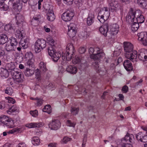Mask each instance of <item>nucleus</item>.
<instances>
[{
	"instance_id": "1",
	"label": "nucleus",
	"mask_w": 147,
	"mask_h": 147,
	"mask_svg": "<svg viewBox=\"0 0 147 147\" xmlns=\"http://www.w3.org/2000/svg\"><path fill=\"white\" fill-rule=\"evenodd\" d=\"M65 53L63 52L62 53V57L64 61H69L72 58V63L76 64L77 63L80 64L82 67L86 62V61L83 59V57L80 56H76L74 58H72L74 53L75 52L73 45L71 43L68 44L66 47Z\"/></svg>"
},
{
	"instance_id": "2",
	"label": "nucleus",
	"mask_w": 147,
	"mask_h": 147,
	"mask_svg": "<svg viewBox=\"0 0 147 147\" xmlns=\"http://www.w3.org/2000/svg\"><path fill=\"white\" fill-rule=\"evenodd\" d=\"M89 52L90 54V58L94 61L96 60L92 64L96 72L98 73H100V74L103 75L104 74L101 73L102 70L99 67L98 63L100 59L103 58L105 56L103 50L102 49L96 47H90L89 49Z\"/></svg>"
},
{
	"instance_id": "3",
	"label": "nucleus",
	"mask_w": 147,
	"mask_h": 147,
	"mask_svg": "<svg viewBox=\"0 0 147 147\" xmlns=\"http://www.w3.org/2000/svg\"><path fill=\"white\" fill-rule=\"evenodd\" d=\"M123 47L125 57L133 62L136 61L137 58V52L133 50V45L129 42H124Z\"/></svg>"
},
{
	"instance_id": "4",
	"label": "nucleus",
	"mask_w": 147,
	"mask_h": 147,
	"mask_svg": "<svg viewBox=\"0 0 147 147\" xmlns=\"http://www.w3.org/2000/svg\"><path fill=\"white\" fill-rule=\"evenodd\" d=\"M50 45L47 48L48 52L49 55L51 57L53 61L57 62L61 56V53L56 52L55 49L54 40L51 38L48 39Z\"/></svg>"
},
{
	"instance_id": "5",
	"label": "nucleus",
	"mask_w": 147,
	"mask_h": 147,
	"mask_svg": "<svg viewBox=\"0 0 147 147\" xmlns=\"http://www.w3.org/2000/svg\"><path fill=\"white\" fill-rule=\"evenodd\" d=\"M134 139V136L133 135L127 133L124 138L120 140V143L117 144V146L115 147H132L131 146H128L127 145L129 143L133 142Z\"/></svg>"
},
{
	"instance_id": "6",
	"label": "nucleus",
	"mask_w": 147,
	"mask_h": 147,
	"mask_svg": "<svg viewBox=\"0 0 147 147\" xmlns=\"http://www.w3.org/2000/svg\"><path fill=\"white\" fill-rule=\"evenodd\" d=\"M110 16V13L108 10L107 8L104 7L100 10L99 12L97 18L100 22L104 23L105 20H107Z\"/></svg>"
},
{
	"instance_id": "7",
	"label": "nucleus",
	"mask_w": 147,
	"mask_h": 147,
	"mask_svg": "<svg viewBox=\"0 0 147 147\" xmlns=\"http://www.w3.org/2000/svg\"><path fill=\"white\" fill-rule=\"evenodd\" d=\"M46 46V41L42 39H38L35 42L34 50L36 53L40 52Z\"/></svg>"
},
{
	"instance_id": "8",
	"label": "nucleus",
	"mask_w": 147,
	"mask_h": 147,
	"mask_svg": "<svg viewBox=\"0 0 147 147\" xmlns=\"http://www.w3.org/2000/svg\"><path fill=\"white\" fill-rule=\"evenodd\" d=\"M140 10H135L132 8L130 9L129 12L128 13L127 18L129 22H134L136 19V17L137 16L138 14L140 13Z\"/></svg>"
},
{
	"instance_id": "9",
	"label": "nucleus",
	"mask_w": 147,
	"mask_h": 147,
	"mask_svg": "<svg viewBox=\"0 0 147 147\" xmlns=\"http://www.w3.org/2000/svg\"><path fill=\"white\" fill-rule=\"evenodd\" d=\"M74 15L73 11L67 10L64 12L61 16L62 19L65 22H68L71 20Z\"/></svg>"
},
{
	"instance_id": "10",
	"label": "nucleus",
	"mask_w": 147,
	"mask_h": 147,
	"mask_svg": "<svg viewBox=\"0 0 147 147\" xmlns=\"http://www.w3.org/2000/svg\"><path fill=\"white\" fill-rule=\"evenodd\" d=\"M12 73V78L16 82H22L23 81V75L19 70L13 71Z\"/></svg>"
},
{
	"instance_id": "11",
	"label": "nucleus",
	"mask_w": 147,
	"mask_h": 147,
	"mask_svg": "<svg viewBox=\"0 0 147 147\" xmlns=\"http://www.w3.org/2000/svg\"><path fill=\"white\" fill-rule=\"evenodd\" d=\"M68 31L67 34L71 38L74 37L77 32V28L75 24L73 23H71L68 26Z\"/></svg>"
},
{
	"instance_id": "12",
	"label": "nucleus",
	"mask_w": 147,
	"mask_h": 147,
	"mask_svg": "<svg viewBox=\"0 0 147 147\" xmlns=\"http://www.w3.org/2000/svg\"><path fill=\"white\" fill-rule=\"evenodd\" d=\"M49 126L51 129L56 130L60 128L61 123L59 120L54 119L49 123Z\"/></svg>"
},
{
	"instance_id": "13",
	"label": "nucleus",
	"mask_w": 147,
	"mask_h": 147,
	"mask_svg": "<svg viewBox=\"0 0 147 147\" xmlns=\"http://www.w3.org/2000/svg\"><path fill=\"white\" fill-rule=\"evenodd\" d=\"M22 7V5L19 0H17L13 3L12 11L14 14H18L20 12Z\"/></svg>"
},
{
	"instance_id": "14",
	"label": "nucleus",
	"mask_w": 147,
	"mask_h": 147,
	"mask_svg": "<svg viewBox=\"0 0 147 147\" xmlns=\"http://www.w3.org/2000/svg\"><path fill=\"white\" fill-rule=\"evenodd\" d=\"M138 40H140L144 45H147V32H141L138 33Z\"/></svg>"
},
{
	"instance_id": "15",
	"label": "nucleus",
	"mask_w": 147,
	"mask_h": 147,
	"mask_svg": "<svg viewBox=\"0 0 147 147\" xmlns=\"http://www.w3.org/2000/svg\"><path fill=\"white\" fill-rule=\"evenodd\" d=\"M139 53L137 54L139 59L143 61H147V50L145 49H142L139 51ZM138 58L136 59V61Z\"/></svg>"
},
{
	"instance_id": "16",
	"label": "nucleus",
	"mask_w": 147,
	"mask_h": 147,
	"mask_svg": "<svg viewBox=\"0 0 147 147\" xmlns=\"http://www.w3.org/2000/svg\"><path fill=\"white\" fill-rule=\"evenodd\" d=\"M119 28V26L118 24H113L110 26L109 33L111 35H116L118 33Z\"/></svg>"
},
{
	"instance_id": "17",
	"label": "nucleus",
	"mask_w": 147,
	"mask_h": 147,
	"mask_svg": "<svg viewBox=\"0 0 147 147\" xmlns=\"http://www.w3.org/2000/svg\"><path fill=\"white\" fill-rule=\"evenodd\" d=\"M94 13L92 11L90 12L87 18V24L88 26L92 25L94 20Z\"/></svg>"
},
{
	"instance_id": "18",
	"label": "nucleus",
	"mask_w": 147,
	"mask_h": 147,
	"mask_svg": "<svg viewBox=\"0 0 147 147\" xmlns=\"http://www.w3.org/2000/svg\"><path fill=\"white\" fill-rule=\"evenodd\" d=\"M99 30L100 32L104 36H107V33L109 31V26L108 24H106L102 25L99 28Z\"/></svg>"
},
{
	"instance_id": "19",
	"label": "nucleus",
	"mask_w": 147,
	"mask_h": 147,
	"mask_svg": "<svg viewBox=\"0 0 147 147\" xmlns=\"http://www.w3.org/2000/svg\"><path fill=\"white\" fill-rule=\"evenodd\" d=\"M123 65L125 69L127 71H131L133 69L132 63L130 60L128 59L124 61L123 63Z\"/></svg>"
},
{
	"instance_id": "20",
	"label": "nucleus",
	"mask_w": 147,
	"mask_h": 147,
	"mask_svg": "<svg viewBox=\"0 0 147 147\" xmlns=\"http://www.w3.org/2000/svg\"><path fill=\"white\" fill-rule=\"evenodd\" d=\"M7 113L10 115H15L17 114L19 112V109L16 106H12L8 110Z\"/></svg>"
},
{
	"instance_id": "21",
	"label": "nucleus",
	"mask_w": 147,
	"mask_h": 147,
	"mask_svg": "<svg viewBox=\"0 0 147 147\" xmlns=\"http://www.w3.org/2000/svg\"><path fill=\"white\" fill-rule=\"evenodd\" d=\"M25 129V127L24 126H21L17 128H14L10 130L8 132L9 133L13 134L16 132L20 133L22 132Z\"/></svg>"
},
{
	"instance_id": "22",
	"label": "nucleus",
	"mask_w": 147,
	"mask_h": 147,
	"mask_svg": "<svg viewBox=\"0 0 147 147\" xmlns=\"http://www.w3.org/2000/svg\"><path fill=\"white\" fill-rule=\"evenodd\" d=\"M67 72L71 74H76L77 71V67L74 65H69L66 68Z\"/></svg>"
},
{
	"instance_id": "23",
	"label": "nucleus",
	"mask_w": 147,
	"mask_h": 147,
	"mask_svg": "<svg viewBox=\"0 0 147 147\" xmlns=\"http://www.w3.org/2000/svg\"><path fill=\"white\" fill-rule=\"evenodd\" d=\"M47 19L50 21H53L55 19V16L53 9H49L47 13Z\"/></svg>"
},
{
	"instance_id": "24",
	"label": "nucleus",
	"mask_w": 147,
	"mask_h": 147,
	"mask_svg": "<svg viewBox=\"0 0 147 147\" xmlns=\"http://www.w3.org/2000/svg\"><path fill=\"white\" fill-rule=\"evenodd\" d=\"M44 125L43 123L39 122L38 123L33 122L26 125V126L29 128H33L36 127H41Z\"/></svg>"
},
{
	"instance_id": "25",
	"label": "nucleus",
	"mask_w": 147,
	"mask_h": 147,
	"mask_svg": "<svg viewBox=\"0 0 147 147\" xmlns=\"http://www.w3.org/2000/svg\"><path fill=\"white\" fill-rule=\"evenodd\" d=\"M140 13L138 14L137 17L136 18L135 20L136 22L139 24H141L143 23L145 20V18L144 16L142 14V12L140 10Z\"/></svg>"
},
{
	"instance_id": "26",
	"label": "nucleus",
	"mask_w": 147,
	"mask_h": 147,
	"mask_svg": "<svg viewBox=\"0 0 147 147\" xmlns=\"http://www.w3.org/2000/svg\"><path fill=\"white\" fill-rule=\"evenodd\" d=\"M16 15L15 18L17 20L16 24L18 25L19 24H22L24 21V18L20 13L18 14H14Z\"/></svg>"
},
{
	"instance_id": "27",
	"label": "nucleus",
	"mask_w": 147,
	"mask_h": 147,
	"mask_svg": "<svg viewBox=\"0 0 147 147\" xmlns=\"http://www.w3.org/2000/svg\"><path fill=\"white\" fill-rule=\"evenodd\" d=\"M5 30L10 34L14 32L15 28L10 23L4 26Z\"/></svg>"
},
{
	"instance_id": "28",
	"label": "nucleus",
	"mask_w": 147,
	"mask_h": 147,
	"mask_svg": "<svg viewBox=\"0 0 147 147\" xmlns=\"http://www.w3.org/2000/svg\"><path fill=\"white\" fill-rule=\"evenodd\" d=\"M28 39L26 38V39H21L19 42V45L23 47V49H25L28 47Z\"/></svg>"
},
{
	"instance_id": "29",
	"label": "nucleus",
	"mask_w": 147,
	"mask_h": 147,
	"mask_svg": "<svg viewBox=\"0 0 147 147\" xmlns=\"http://www.w3.org/2000/svg\"><path fill=\"white\" fill-rule=\"evenodd\" d=\"M25 57L28 60V64L29 65H32L33 62L31 61L32 58L33 57V54L32 53L30 52H27L25 55Z\"/></svg>"
},
{
	"instance_id": "30",
	"label": "nucleus",
	"mask_w": 147,
	"mask_h": 147,
	"mask_svg": "<svg viewBox=\"0 0 147 147\" xmlns=\"http://www.w3.org/2000/svg\"><path fill=\"white\" fill-rule=\"evenodd\" d=\"M16 48V46H14L10 43H8V42L7 43L5 47V49L7 51H15Z\"/></svg>"
},
{
	"instance_id": "31",
	"label": "nucleus",
	"mask_w": 147,
	"mask_h": 147,
	"mask_svg": "<svg viewBox=\"0 0 147 147\" xmlns=\"http://www.w3.org/2000/svg\"><path fill=\"white\" fill-rule=\"evenodd\" d=\"M39 68L41 73H44L47 71L46 67V63L43 61H41L40 63Z\"/></svg>"
},
{
	"instance_id": "32",
	"label": "nucleus",
	"mask_w": 147,
	"mask_h": 147,
	"mask_svg": "<svg viewBox=\"0 0 147 147\" xmlns=\"http://www.w3.org/2000/svg\"><path fill=\"white\" fill-rule=\"evenodd\" d=\"M15 32V35L17 38L22 39L23 38L24 31L20 30H17Z\"/></svg>"
},
{
	"instance_id": "33",
	"label": "nucleus",
	"mask_w": 147,
	"mask_h": 147,
	"mask_svg": "<svg viewBox=\"0 0 147 147\" xmlns=\"http://www.w3.org/2000/svg\"><path fill=\"white\" fill-rule=\"evenodd\" d=\"M14 121L11 119H9V120L5 124L8 128H13L15 127Z\"/></svg>"
},
{
	"instance_id": "34",
	"label": "nucleus",
	"mask_w": 147,
	"mask_h": 147,
	"mask_svg": "<svg viewBox=\"0 0 147 147\" xmlns=\"http://www.w3.org/2000/svg\"><path fill=\"white\" fill-rule=\"evenodd\" d=\"M34 69H31L29 68H27L25 71L24 74L26 76H30L34 74Z\"/></svg>"
},
{
	"instance_id": "35",
	"label": "nucleus",
	"mask_w": 147,
	"mask_h": 147,
	"mask_svg": "<svg viewBox=\"0 0 147 147\" xmlns=\"http://www.w3.org/2000/svg\"><path fill=\"white\" fill-rule=\"evenodd\" d=\"M32 142L34 145L37 146L38 145L40 142L39 138L36 136L33 137L32 140Z\"/></svg>"
},
{
	"instance_id": "36",
	"label": "nucleus",
	"mask_w": 147,
	"mask_h": 147,
	"mask_svg": "<svg viewBox=\"0 0 147 147\" xmlns=\"http://www.w3.org/2000/svg\"><path fill=\"white\" fill-rule=\"evenodd\" d=\"M9 118L5 115H1L0 116V121L4 125L6 123Z\"/></svg>"
},
{
	"instance_id": "37",
	"label": "nucleus",
	"mask_w": 147,
	"mask_h": 147,
	"mask_svg": "<svg viewBox=\"0 0 147 147\" xmlns=\"http://www.w3.org/2000/svg\"><path fill=\"white\" fill-rule=\"evenodd\" d=\"M133 22L134 23L131 25V29L132 31L135 32L138 30L139 25V24L136 21H134Z\"/></svg>"
},
{
	"instance_id": "38",
	"label": "nucleus",
	"mask_w": 147,
	"mask_h": 147,
	"mask_svg": "<svg viewBox=\"0 0 147 147\" xmlns=\"http://www.w3.org/2000/svg\"><path fill=\"white\" fill-rule=\"evenodd\" d=\"M0 38L1 44H3L5 43L8 40V38L5 34L0 35Z\"/></svg>"
},
{
	"instance_id": "39",
	"label": "nucleus",
	"mask_w": 147,
	"mask_h": 147,
	"mask_svg": "<svg viewBox=\"0 0 147 147\" xmlns=\"http://www.w3.org/2000/svg\"><path fill=\"white\" fill-rule=\"evenodd\" d=\"M79 108L78 107H71L70 111L72 114L76 115L79 112Z\"/></svg>"
},
{
	"instance_id": "40",
	"label": "nucleus",
	"mask_w": 147,
	"mask_h": 147,
	"mask_svg": "<svg viewBox=\"0 0 147 147\" xmlns=\"http://www.w3.org/2000/svg\"><path fill=\"white\" fill-rule=\"evenodd\" d=\"M42 111L44 112H47L49 114L52 111L51 108L49 105H47L45 106Z\"/></svg>"
},
{
	"instance_id": "41",
	"label": "nucleus",
	"mask_w": 147,
	"mask_h": 147,
	"mask_svg": "<svg viewBox=\"0 0 147 147\" xmlns=\"http://www.w3.org/2000/svg\"><path fill=\"white\" fill-rule=\"evenodd\" d=\"M5 93L9 95H11L13 93V90L12 88L10 87H7L4 90Z\"/></svg>"
},
{
	"instance_id": "42",
	"label": "nucleus",
	"mask_w": 147,
	"mask_h": 147,
	"mask_svg": "<svg viewBox=\"0 0 147 147\" xmlns=\"http://www.w3.org/2000/svg\"><path fill=\"white\" fill-rule=\"evenodd\" d=\"M34 100L36 101V106L38 107L41 106L43 103V100L42 99L38 98H34Z\"/></svg>"
},
{
	"instance_id": "43",
	"label": "nucleus",
	"mask_w": 147,
	"mask_h": 147,
	"mask_svg": "<svg viewBox=\"0 0 147 147\" xmlns=\"http://www.w3.org/2000/svg\"><path fill=\"white\" fill-rule=\"evenodd\" d=\"M41 72L40 70L39 69H37L35 72L36 78L38 80V81H40L41 79V76L40 75V72Z\"/></svg>"
},
{
	"instance_id": "44",
	"label": "nucleus",
	"mask_w": 147,
	"mask_h": 147,
	"mask_svg": "<svg viewBox=\"0 0 147 147\" xmlns=\"http://www.w3.org/2000/svg\"><path fill=\"white\" fill-rule=\"evenodd\" d=\"M10 40L11 41L9 43L14 46L17 47V45L18 44L17 39L14 38L12 37Z\"/></svg>"
},
{
	"instance_id": "45",
	"label": "nucleus",
	"mask_w": 147,
	"mask_h": 147,
	"mask_svg": "<svg viewBox=\"0 0 147 147\" xmlns=\"http://www.w3.org/2000/svg\"><path fill=\"white\" fill-rule=\"evenodd\" d=\"M30 113L32 116L34 117H36L38 115V111L35 109L34 110H31L30 112Z\"/></svg>"
},
{
	"instance_id": "46",
	"label": "nucleus",
	"mask_w": 147,
	"mask_h": 147,
	"mask_svg": "<svg viewBox=\"0 0 147 147\" xmlns=\"http://www.w3.org/2000/svg\"><path fill=\"white\" fill-rule=\"evenodd\" d=\"M143 134L142 132H140L136 135V137L138 141L141 142L142 137H143Z\"/></svg>"
},
{
	"instance_id": "47",
	"label": "nucleus",
	"mask_w": 147,
	"mask_h": 147,
	"mask_svg": "<svg viewBox=\"0 0 147 147\" xmlns=\"http://www.w3.org/2000/svg\"><path fill=\"white\" fill-rule=\"evenodd\" d=\"M110 7L109 8V10L111 11H113L115 10H116V6H114L113 3H109Z\"/></svg>"
},
{
	"instance_id": "48",
	"label": "nucleus",
	"mask_w": 147,
	"mask_h": 147,
	"mask_svg": "<svg viewBox=\"0 0 147 147\" xmlns=\"http://www.w3.org/2000/svg\"><path fill=\"white\" fill-rule=\"evenodd\" d=\"M66 123L67 126L73 127H74L76 125V123L74 122H72L69 120H67Z\"/></svg>"
},
{
	"instance_id": "49",
	"label": "nucleus",
	"mask_w": 147,
	"mask_h": 147,
	"mask_svg": "<svg viewBox=\"0 0 147 147\" xmlns=\"http://www.w3.org/2000/svg\"><path fill=\"white\" fill-rule=\"evenodd\" d=\"M71 140V138L67 137L65 136L64 137L63 140L61 141V143L63 144H66L68 141H69Z\"/></svg>"
},
{
	"instance_id": "50",
	"label": "nucleus",
	"mask_w": 147,
	"mask_h": 147,
	"mask_svg": "<svg viewBox=\"0 0 147 147\" xmlns=\"http://www.w3.org/2000/svg\"><path fill=\"white\" fill-rule=\"evenodd\" d=\"M5 98L8 100V102L9 103L13 104L16 102L15 100L13 98L11 97H6Z\"/></svg>"
},
{
	"instance_id": "51",
	"label": "nucleus",
	"mask_w": 147,
	"mask_h": 147,
	"mask_svg": "<svg viewBox=\"0 0 147 147\" xmlns=\"http://www.w3.org/2000/svg\"><path fill=\"white\" fill-rule=\"evenodd\" d=\"M86 49V47H80L78 49L79 53L80 54L84 53Z\"/></svg>"
},
{
	"instance_id": "52",
	"label": "nucleus",
	"mask_w": 147,
	"mask_h": 147,
	"mask_svg": "<svg viewBox=\"0 0 147 147\" xmlns=\"http://www.w3.org/2000/svg\"><path fill=\"white\" fill-rule=\"evenodd\" d=\"M5 102L4 101L0 102V109H2L6 107Z\"/></svg>"
},
{
	"instance_id": "53",
	"label": "nucleus",
	"mask_w": 147,
	"mask_h": 147,
	"mask_svg": "<svg viewBox=\"0 0 147 147\" xmlns=\"http://www.w3.org/2000/svg\"><path fill=\"white\" fill-rule=\"evenodd\" d=\"M64 3L67 5H71L73 3V0H63Z\"/></svg>"
},
{
	"instance_id": "54",
	"label": "nucleus",
	"mask_w": 147,
	"mask_h": 147,
	"mask_svg": "<svg viewBox=\"0 0 147 147\" xmlns=\"http://www.w3.org/2000/svg\"><path fill=\"white\" fill-rule=\"evenodd\" d=\"M16 147H27V146L25 143L21 142L18 144Z\"/></svg>"
},
{
	"instance_id": "55",
	"label": "nucleus",
	"mask_w": 147,
	"mask_h": 147,
	"mask_svg": "<svg viewBox=\"0 0 147 147\" xmlns=\"http://www.w3.org/2000/svg\"><path fill=\"white\" fill-rule=\"evenodd\" d=\"M91 82L92 83L94 84H97L98 82V78L96 77L95 76H94L92 78Z\"/></svg>"
},
{
	"instance_id": "56",
	"label": "nucleus",
	"mask_w": 147,
	"mask_h": 147,
	"mask_svg": "<svg viewBox=\"0 0 147 147\" xmlns=\"http://www.w3.org/2000/svg\"><path fill=\"white\" fill-rule=\"evenodd\" d=\"M140 6L142 8L146 9L147 8V3L144 0Z\"/></svg>"
},
{
	"instance_id": "57",
	"label": "nucleus",
	"mask_w": 147,
	"mask_h": 147,
	"mask_svg": "<svg viewBox=\"0 0 147 147\" xmlns=\"http://www.w3.org/2000/svg\"><path fill=\"white\" fill-rule=\"evenodd\" d=\"M128 86L126 85L124 86L122 89V90L125 93L127 92L128 91Z\"/></svg>"
},
{
	"instance_id": "58",
	"label": "nucleus",
	"mask_w": 147,
	"mask_h": 147,
	"mask_svg": "<svg viewBox=\"0 0 147 147\" xmlns=\"http://www.w3.org/2000/svg\"><path fill=\"white\" fill-rule=\"evenodd\" d=\"M48 86L50 87V89L51 90H53L55 88V86L52 83H50L48 85Z\"/></svg>"
},
{
	"instance_id": "59",
	"label": "nucleus",
	"mask_w": 147,
	"mask_h": 147,
	"mask_svg": "<svg viewBox=\"0 0 147 147\" xmlns=\"http://www.w3.org/2000/svg\"><path fill=\"white\" fill-rule=\"evenodd\" d=\"M147 134L146 135H144V136L143 135L141 142L144 143L147 142V134Z\"/></svg>"
},
{
	"instance_id": "60",
	"label": "nucleus",
	"mask_w": 147,
	"mask_h": 147,
	"mask_svg": "<svg viewBox=\"0 0 147 147\" xmlns=\"http://www.w3.org/2000/svg\"><path fill=\"white\" fill-rule=\"evenodd\" d=\"M2 6L3 7L2 8H1L0 9L1 10H3L4 11H6L7 10L8 7L7 5L5 4H4Z\"/></svg>"
},
{
	"instance_id": "61",
	"label": "nucleus",
	"mask_w": 147,
	"mask_h": 147,
	"mask_svg": "<svg viewBox=\"0 0 147 147\" xmlns=\"http://www.w3.org/2000/svg\"><path fill=\"white\" fill-rule=\"evenodd\" d=\"M141 128L144 131H146V134H147V125L142 126Z\"/></svg>"
},
{
	"instance_id": "62",
	"label": "nucleus",
	"mask_w": 147,
	"mask_h": 147,
	"mask_svg": "<svg viewBox=\"0 0 147 147\" xmlns=\"http://www.w3.org/2000/svg\"><path fill=\"white\" fill-rule=\"evenodd\" d=\"M121 1L123 3L125 4H127L129 3L131 1V0H121Z\"/></svg>"
},
{
	"instance_id": "63",
	"label": "nucleus",
	"mask_w": 147,
	"mask_h": 147,
	"mask_svg": "<svg viewBox=\"0 0 147 147\" xmlns=\"http://www.w3.org/2000/svg\"><path fill=\"white\" fill-rule=\"evenodd\" d=\"M145 0H137V3L140 6Z\"/></svg>"
},
{
	"instance_id": "64",
	"label": "nucleus",
	"mask_w": 147,
	"mask_h": 147,
	"mask_svg": "<svg viewBox=\"0 0 147 147\" xmlns=\"http://www.w3.org/2000/svg\"><path fill=\"white\" fill-rule=\"evenodd\" d=\"M48 146L49 147H56V144L55 143H51L49 144Z\"/></svg>"
}]
</instances>
